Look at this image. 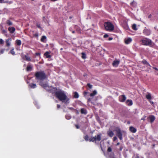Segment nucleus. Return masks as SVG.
<instances>
[{"label":"nucleus","instance_id":"4d7b16f0","mask_svg":"<svg viewBox=\"0 0 158 158\" xmlns=\"http://www.w3.org/2000/svg\"><path fill=\"white\" fill-rule=\"evenodd\" d=\"M152 17V15H151L150 14V15H149L148 16V18H151Z\"/></svg>","mask_w":158,"mask_h":158},{"label":"nucleus","instance_id":"c85d7f7f","mask_svg":"<svg viewBox=\"0 0 158 158\" xmlns=\"http://www.w3.org/2000/svg\"><path fill=\"white\" fill-rule=\"evenodd\" d=\"M79 95L77 92H75L74 93V97L75 98H79Z\"/></svg>","mask_w":158,"mask_h":158},{"label":"nucleus","instance_id":"de8ad7c7","mask_svg":"<svg viewBox=\"0 0 158 158\" xmlns=\"http://www.w3.org/2000/svg\"><path fill=\"white\" fill-rule=\"evenodd\" d=\"M34 36L35 37H37L38 36V34L37 33L34 34Z\"/></svg>","mask_w":158,"mask_h":158},{"label":"nucleus","instance_id":"5fc2aeb1","mask_svg":"<svg viewBox=\"0 0 158 158\" xmlns=\"http://www.w3.org/2000/svg\"><path fill=\"white\" fill-rule=\"evenodd\" d=\"M83 93L85 95H86L88 94V92L86 91H84Z\"/></svg>","mask_w":158,"mask_h":158},{"label":"nucleus","instance_id":"aec40b11","mask_svg":"<svg viewBox=\"0 0 158 158\" xmlns=\"http://www.w3.org/2000/svg\"><path fill=\"white\" fill-rule=\"evenodd\" d=\"M108 135L110 137H112L114 135V133L112 131L109 130L107 131Z\"/></svg>","mask_w":158,"mask_h":158},{"label":"nucleus","instance_id":"5701e85b","mask_svg":"<svg viewBox=\"0 0 158 158\" xmlns=\"http://www.w3.org/2000/svg\"><path fill=\"white\" fill-rule=\"evenodd\" d=\"M29 86L31 88H35L36 87V85L34 83H31L29 84Z\"/></svg>","mask_w":158,"mask_h":158},{"label":"nucleus","instance_id":"3c124183","mask_svg":"<svg viewBox=\"0 0 158 158\" xmlns=\"http://www.w3.org/2000/svg\"><path fill=\"white\" fill-rule=\"evenodd\" d=\"M35 55H36L37 56H39L40 55V53L39 52H36L35 53Z\"/></svg>","mask_w":158,"mask_h":158},{"label":"nucleus","instance_id":"79ce46f5","mask_svg":"<svg viewBox=\"0 0 158 158\" xmlns=\"http://www.w3.org/2000/svg\"><path fill=\"white\" fill-rule=\"evenodd\" d=\"M123 148V147L121 145L120 147V148L118 149V150L119 151H121L122 150Z\"/></svg>","mask_w":158,"mask_h":158},{"label":"nucleus","instance_id":"e2e57ef3","mask_svg":"<svg viewBox=\"0 0 158 158\" xmlns=\"http://www.w3.org/2000/svg\"><path fill=\"white\" fill-rule=\"evenodd\" d=\"M112 39V38H109V40H110Z\"/></svg>","mask_w":158,"mask_h":158},{"label":"nucleus","instance_id":"f8f14e48","mask_svg":"<svg viewBox=\"0 0 158 158\" xmlns=\"http://www.w3.org/2000/svg\"><path fill=\"white\" fill-rule=\"evenodd\" d=\"M8 30L10 34L13 33L15 31V28L14 27H9Z\"/></svg>","mask_w":158,"mask_h":158},{"label":"nucleus","instance_id":"72a5a7b5","mask_svg":"<svg viewBox=\"0 0 158 158\" xmlns=\"http://www.w3.org/2000/svg\"><path fill=\"white\" fill-rule=\"evenodd\" d=\"M5 50V48H3L0 50V55L3 53Z\"/></svg>","mask_w":158,"mask_h":158},{"label":"nucleus","instance_id":"f257e3e1","mask_svg":"<svg viewBox=\"0 0 158 158\" xmlns=\"http://www.w3.org/2000/svg\"><path fill=\"white\" fill-rule=\"evenodd\" d=\"M52 94H54V96L60 101L65 103H69V99L64 93V92L59 88L53 87L52 89Z\"/></svg>","mask_w":158,"mask_h":158},{"label":"nucleus","instance_id":"a19ab883","mask_svg":"<svg viewBox=\"0 0 158 158\" xmlns=\"http://www.w3.org/2000/svg\"><path fill=\"white\" fill-rule=\"evenodd\" d=\"M107 151L108 152H111L112 151V148L110 147H108Z\"/></svg>","mask_w":158,"mask_h":158},{"label":"nucleus","instance_id":"0e129e2a","mask_svg":"<svg viewBox=\"0 0 158 158\" xmlns=\"http://www.w3.org/2000/svg\"><path fill=\"white\" fill-rule=\"evenodd\" d=\"M72 33L73 34L74 33H75V31H72Z\"/></svg>","mask_w":158,"mask_h":158},{"label":"nucleus","instance_id":"423d86ee","mask_svg":"<svg viewBox=\"0 0 158 158\" xmlns=\"http://www.w3.org/2000/svg\"><path fill=\"white\" fill-rule=\"evenodd\" d=\"M40 85L43 88L45 89H47V88H49L48 83L47 82H44L43 81H41L40 82Z\"/></svg>","mask_w":158,"mask_h":158},{"label":"nucleus","instance_id":"dca6fc26","mask_svg":"<svg viewBox=\"0 0 158 158\" xmlns=\"http://www.w3.org/2000/svg\"><path fill=\"white\" fill-rule=\"evenodd\" d=\"M132 41V39L130 38H128L127 39H125V44H128L130 43Z\"/></svg>","mask_w":158,"mask_h":158},{"label":"nucleus","instance_id":"cd10ccee","mask_svg":"<svg viewBox=\"0 0 158 158\" xmlns=\"http://www.w3.org/2000/svg\"><path fill=\"white\" fill-rule=\"evenodd\" d=\"M46 37L44 35L42 36L41 39V41L42 42H44V40L46 39Z\"/></svg>","mask_w":158,"mask_h":158},{"label":"nucleus","instance_id":"c03bdc74","mask_svg":"<svg viewBox=\"0 0 158 158\" xmlns=\"http://www.w3.org/2000/svg\"><path fill=\"white\" fill-rule=\"evenodd\" d=\"M75 126L77 129H79L80 128V127L78 125L75 124Z\"/></svg>","mask_w":158,"mask_h":158},{"label":"nucleus","instance_id":"f704fd0d","mask_svg":"<svg viewBox=\"0 0 158 158\" xmlns=\"http://www.w3.org/2000/svg\"><path fill=\"white\" fill-rule=\"evenodd\" d=\"M1 30L2 31V34H5L6 33V31L5 30L3 29V27H2L1 28Z\"/></svg>","mask_w":158,"mask_h":158},{"label":"nucleus","instance_id":"58836bf2","mask_svg":"<svg viewBox=\"0 0 158 158\" xmlns=\"http://www.w3.org/2000/svg\"><path fill=\"white\" fill-rule=\"evenodd\" d=\"M65 118L67 119H69L71 118V117L69 115H66L65 116Z\"/></svg>","mask_w":158,"mask_h":158},{"label":"nucleus","instance_id":"864d4df0","mask_svg":"<svg viewBox=\"0 0 158 158\" xmlns=\"http://www.w3.org/2000/svg\"><path fill=\"white\" fill-rule=\"evenodd\" d=\"M153 69H155V70L158 71V69L157 68L155 67H153Z\"/></svg>","mask_w":158,"mask_h":158},{"label":"nucleus","instance_id":"680f3d73","mask_svg":"<svg viewBox=\"0 0 158 158\" xmlns=\"http://www.w3.org/2000/svg\"><path fill=\"white\" fill-rule=\"evenodd\" d=\"M88 101L89 102H90L91 101V98H89L88 99Z\"/></svg>","mask_w":158,"mask_h":158},{"label":"nucleus","instance_id":"4468645a","mask_svg":"<svg viewBox=\"0 0 158 158\" xmlns=\"http://www.w3.org/2000/svg\"><path fill=\"white\" fill-rule=\"evenodd\" d=\"M129 130L131 132L133 133H135L137 131L136 129L132 126H130L129 127Z\"/></svg>","mask_w":158,"mask_h":158},{"label":"nucleus","instance_id":"6e6d98bb","mask_svg":"<svg viewBox=\"0 0 158 158\" xmlns=\"http://www.w3.org/2000/svg\"><path fill=\"white\" fill-rule=\"evenodd\" d=\"M134 1H133L131 2V3L130 5H133V4H134Z\"/></svg>","mask_w":158,"mask_h":158},{"label":"nucleus","instance_id":"a211bd4d","mask_svg":"<svg viewBox=\"0 0 158 158\" xmlns=\"http://www.w3.org/2000/svg\"><path fill=\"white\" fill-rule=\"evenodd\" d=\"M32 65L29 64L27 66L26 70L27 71H30L32 70Z\"/></svg>","mask_w":158,"mask_h":158},{"label":"nucleus","instance_id":"2f4dec72","mask_svg":"<svg viewBox=\"0 0 158 158\" xmlns=\"http://www.w3.org/2000/svg\"><path fill=\"white\" fill-rule=\"evenodd\" d=\"M81 57L83 59H85L86 58V55L84 52H82L81 53Z\"/></svg>","mask_w":158,"mask_h":158},{"label":"nucleus","instance_id":"bf43d9fd","mask_svg":"<svg viewBox=\"0 0 158 158\" xmlns=\"http://www.w3.org/2000/svg\"><path fill=\"white\" fill-rule=\"evenodd\" d=\"M120 144V143L119 142L117 143L116 144V145H118Z\"/></svg>","mask_w":158,"mask_h":158},{"label":"nucleus","instance_id":"ea45409f","mask_svg":"<svg viewBox=\"0 0 158 158\" xmlns=\"http://www.w3.org/2000/svg\"><path fill=\"white\" fill-rule=\"evenodd\" d=\"M134 158H139V155L138 154H136L134 155Z\"/></svg>","mask_w":158,"mask_h":158},{"label":"nucleus","instance_id":"2eb2a0df","mask_svg":"<svg viewBox=\"0 0 158 158\" xmlns=\"http://www.w3.org/2000/svg\"><path fill=\"white\" fill-rule=\"evenodd\" d=\"M120 63L118 60H115L112 63V65L113 66H117Z\"/></svg>","mask_w":158,"mask_h":158},{"label":"nucleus","instance_id":"c756f323","mask_svg":"<svg viewBox=\"0 0 158 158\" xmlns=\"http://www.w3.org/2000/svg\"><path fill=\"white\" fill-rule=\"evenodd\" d=\"M146 98L148 100H150L151 99V96L150 94H148L146 95Z\"/></svg>","mask_w":158,"mask_h":158},{"label":"nucleus","instance_id":"09e8293b","mask_svg":"<svg viewBox=\"0 0 158 158\" xmlns=\"http://www.w3.org/2000/svg\"><path fill=\"white\" fill-rule=\"evenodd\" d=\"M146 117V116H143V117L141 119V120H145V118Z\"/></svg>","mask_w":158,"mask_h":158},{"label":"nucleus","instance_id":"7ed1b4c3","mask_svg":"<svg viewBox=\"0 0 158 158\" xmlns=\"http://www.w3.org/2000/svg\"><path fill=\"white\" fill-rule=\"evenodd\" d=\"M140 41L141 42V44L143 45L148 46L150 47L153 46V44L151 40L147 38H143Z\"/></svg>","mask_w":158,"mask_h":158},{"label":"nucleus","instance_id":"e433bc0d","mask_svg":"<svg viewBox=\"0 0 158 158\" xmlns=\"http://www.w3.org/2000/svg\"><path fill=\"white\" fill-rule=\"evenodd\" d=\"M87 86L89 87V88L91 89L92 88V85L90 84L89 83H88L87 84Z\"/></svg>","mask_w":158,"mask_h":158},{"label":"nucleus","instance_id":"b1692460","mask_svg":"<svg viewBox=\"0 0 158 158\" xmlns=\"http://www.w3.org/2000/svg\"><path fill=\"white\" fill-rule=\"evenodd\" d=\"M97 94V91L96 90H94V91H93V93H91L90 94V96L91 97H93Z\"/></svg>","mask_w":158,"mask_h":158},{"label":"nucleus","instance_id":"9b49d317","mask_svg":"<svg viewBox=\"0 0 158 158\" xmlns=\"http://www.w3.org/2000/svg\"><path fill=\"white\" fill-rule=\"evenodd\" d=\"M11 38H9L6 40L5 43H6V47H9L10 45V41H11Z\"/></svg>","mask_w":158,"mask_h":158},{"label":"nucleus","instance_id":"6ab92c4d","mask_svg":"<svg viewBox=\"0 0 158 158\" xmlns=\"http://www.w3.org/2000/svg\"><path fill=\"white\" fill-rule=\"evenodd\" d=\"M81 113L82 114H87V110L83 108H81Z\"/></svg>","mask_w":158,"mask_h":158},{"label":"nucleus","instance_id":"c9c22d12","mask_svg":"<svg viewBox=\"0 0 158 158\" xmlns=\"http://www.w3.org/2000/svg\"><path fill=\"white\" fill-rule=\"evenodd\" d=\"M84 139L86 141H88L89 140V137L88 135H86L84 137Z\"/></svg>","mask_w":158,"mask_h":158},{"label":"nucleus","instance_id":"4c0bfd02","mask_svg":"<svg viewBox=\"0 0 158 158\" xmlns=\"http://www.w3.org/2000/svg\"><path fill=\"white\" fill-rule=\"evenodd\" d=\"M4 43V41L2 39H0V44H3Z\"/></svg>","mask_w":158,"mask_h":158},{"label":"nucleus","instance_id":"f03ea898","mask_svg":"<svg viewBox=\"0 0 158 158\" xmlns=\"http://www.w3.org/2000/svg\"><path fill=\"white\" fill-rule=\"evenodd\" d=\"M35 79L38 80L43 81L47 78L45 73L43 71H40L36 72L35 75Z\"/></svg>","mask_w":158,"mask_h":158},{"label":"nucleus","instance_id":"412c9836","mask_svg":"<svg viewBox=\"0 0 158 158\" xmlns=\"http://www.w3.org/2000/svg\"><path fill=\"white\" fill-rule=\"evenodd\" d=\"M44 55L46 56L47 58H50L51 57L50 55V52H46L44 54Z\"/></svg>","mask_w":158,"mask_h":158},{"label":"nucleus","instance_id":"603ef678","mask_svg":"<svg viewBox=\"0 0 158 158\" xmlns=\"http://www.w3.org/2000/svg\"><path fill=\"white\" fill-rule=\"evenodd\" d=\"M57 108L58 109H59V108H60V105H59V104H57Z\"/></svg>","mask_w":158,"mask_h":158},{"label":"nucleus","instance_id":"0eeeda50","mask_svg":"<svg viewBox=\"0 0 158 158\" xmlns=\"http://www.w3.org/2000/svg\"><path fill=\"white\" fill-rule=\"evenodd\" d=\"M22 59L27 61H30L31 60V57L28 55H24L23 53H21V55Z\"/></svg>","mask_w":158,"mask_h":158},{"label":"nucleus","instance_id":"9d476101","mask_svg":"<svg viewBox=\"0 0 158 158\" xmlns=\"http://www.w3.org/2000/svg\"><path fill=\"white\" fill-rule=\"evenodd\" d=\"M148 118L150 120V122L151 123H152L156 119L155 117L153 115L149 116Z\"/></svg>","mask_w":158,"mask_h":158},{"label":"nucleus","instance_id":"39448f33","mask_svg":"<svg viewBox=\"0 0 158 158\" xmlns=\"http://www.w3.org/2000/svg\"><path fill=\"white\" fill-rule=\"evenodd\" d=\"M115 131L116 132V135L120 140H122L123 139V138L121 130L120 129L118 128L116 129Z\"/></svg>","mask_w":158,"mask_h":158},{"label":"nucleus","instance_id":"052dcab7","mask_svg":"<svg viewBox=\"0 0 158 158\" xmlns=\"http://www.w3.org/2000/svg\"><path fill=\"white\" fill-rule=\"evenodd\" d=\"M150 103L152 105H153L154 104V103L152 101H151Z\"/></svg>","mask_w":158,"mask_h":158},{"label":"nucleus","instance_id":"a878e982","mask_svg":"<svg viewBox=\"0 0 158 158\" xmlns=\"http://www.w3.org/2000/svg\"><path fill=\"white\" fill-rule=\"evenodd\" d=\"M142 62L143 64H146L149 66H151L150 64L147 62V61L146 60H142Z\"/></svg>","mask_w":158,"mask_h":158},{"label":"nucleus","instance_id":"393cba45","mask_svg":"<svg viewBox=\"0 0 158 158\" xmlns=\"http://www.w3.org/2000/svg\"><path fill=\"white\" fill-rule=\"evenodd\" d=\"M14 48H12L10 52V53L13 55H15V52L14 51Z\"/></svg>","mask_w":158,"mask_h":158},{"label":"nucleus","instance_id":"13d9d810","mask_svg":"<svg viewBox=\"0 0 158 158\" xmlns=\"http://www.w3.org/2000/svg\"><path fill=\"white\" fill-rule=\"evenodd\" d=\"M4 0H0V3H3V1Z\"/></svg>","mask_w":158,"mask_h":158},{"label":"nucleus","instance_id":"4be33fe9","mask_svg":"<svg viewBox=\"0 0 158 158\" xmlns=\"http://www.w3.org/2000/svg\"><path fill=\"white\" fill-rule=\"evenodd\" d=\"M15 42L16 43L18 46H20L21 44V42L20 40H16Z\"/></svg>","mask_w":158,"mask_h":158},{"label":"nucleus","instance_id":"473e14b6","mask_svg":"<svg viewBox=\"0 0 158 158\" xmlns=\"http://www.w3.org/2000/svg\"><path fill=\"white\" fill-rule=\"evenodd\" d=\"M90 142H94L96 141V139L95 137H91L89 139Z\"/></svg>","mask_w":158,"mask_h":158},{"label":"nucleus","instance_id":"a18cd8bd","mask_svg":"<svg viewBox=\"0 0 158 158\" xmlns=\"http://www.w3.org/2000/svg\"><path fill=\"white\" fill-rule=\"evenodd\" d=\"M37 27L39 28H41V27L40 26V25L39 24L37 23L36 24Z\"/></svg>","mask_w":158,"mask_h":158},{"label":"nucleus","instance_id":"37998d69","mask_svg":"<svg viewBox=\"0 0 158 158\" xmlns=\"http://www.w3.org/2000/svg\"><path fill=\"white\" fill-rule=\"evenodd\" d=\"M76 31L77 32H78L79 33L81 32V30H80V28H77L76 29Z\"/></svg>","mask_w":158,"mask_h":158},{"label":"nucleus","instance_id":"ddd939ff","mask_svg":"<svg viewBox=\"0 0 158 158\" xmlns=\"http://www.w3.org/2000/svg\"><path fill=\"white\" fill-rule=\"evenodd\" d=\"M102 136L101 134H100L97 135L95 136V137L96 139V141H99L101 140V138Z\"/></svg>","mask_w":158,"mask_h":158},{"label":"nucleus","instance_id":"bb28decb","mask_svg":"<svg viewBox=\"0 0 158 158\" xmlns=\"http://www.w3.org/2000/svg\"><path fill=\"white\" fill-rule=\"evenodd\" d=\"M6 23L9 26H11L12 25V22L9 20H7Z\"/></svg>","mask_w":158,"mask_h":158},{"label":"nucleus","instance_id":"f3484780","mask_svg":"<svg viewBox=\"0 0 158 158\" xmlns=\"http://www.w3.org/2000/svg\"><path fill=\"white\" fill-rule=\"evenodd\" d=\"M126 104L128 106H131L133 104L132 101L131 100H127L126 102Z\"/></svg>","mask_w":158,"mask_h":158},{"label":"nucleus","instance_id":"20e7f679","mask_svg":"<svg viewBox=\"0 0 158 158\" xmlns=\"http://www.w3.org/2000/svg\"><path fill=\"white\" fill-rule=\"evenodd\" d=\"M104 25L106 30L109 31H113L114 29V25L110 22H105Z\"/></svg>","mask_w":158,"mask_h":158},{"label":"nucleus","instance_id":"8fccbe9b","mask_svg":"<svg viewBox=\"0 0 158 158\" xmlns=\"http://www.w3.org/2000/svg\"><path fill=\"white\" fill-rule=\"evenodd\" d=\"M108 35L107 34H105L104 35V38H107V37H108Z\"/></svg>","mask_w":158,"mask_h":158},{"label":"nucleus","instance_id":"7c9ffc66","mask_svg":"<svg viewBox=\"0 0 158 158\" xmlns=\"http://www.w3.org/2000/svg\"><path fill=\"white\" fill-rule=\"evenodd\" d=\"M132 29L135 31H136L137 30V28L136 27V25L135 24H134L132 25Z\"/></svg>","mask_w":158,"mask_h":158},{"label":"nucleus","instance_id":"6e6552de","mask_svg":"<svg viewBox=\"0 0 158 158\" xmlns=\"http://www.w3.org/2000/svg\"><path fill=\"white\" fill-rule=\"evenodd\" d=\"M151 31L150 29H148L146 27L144 29L143 31V34L147 36H148L150 35L151 34Z\"/></svg>","mask_w":158,"mask_h":158},{"label":"nucleus","instance_id":"1a4fd4ad","mask_svg":"<svg viewBox=\"0 0 158 158\" xmlns=\"http://www.w3.org/2000/svg\"><path fill=\"white\" fill-rule=\"evenodd\" d=\"M126 97L124 95H121L119 97V101L121 102H124L126 100Z\"/></svg>","mask_w":158,"mask_h":158},{"label":"nucleus","instance_id":"49530a36","mask_svg":"<svg viewBox=\"0 0 158 158\" xmlns=\"http://www.w3.org/2000/svg\"><path fill=\"white\" fill-rule=\"evenodd\" d=\"M117 138L116 136L114 137L113 138V141H115V140H117Z\"/></svg>","mask_w":158,"mask_h":158}]
</instances>
